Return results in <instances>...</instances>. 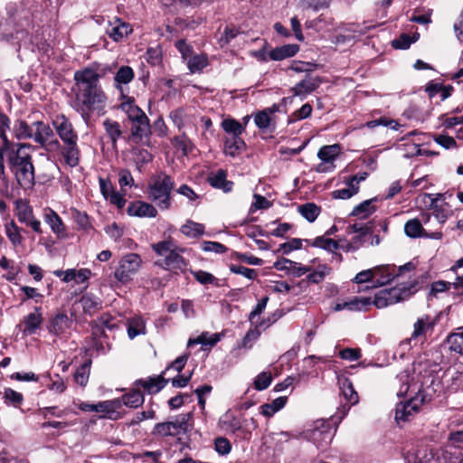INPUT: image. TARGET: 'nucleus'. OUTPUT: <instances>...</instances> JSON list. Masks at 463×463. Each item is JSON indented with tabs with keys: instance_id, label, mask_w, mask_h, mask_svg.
Returning <instances> with one entry per match:
<instances>
[{
	"instance_id": "nucleus-1",
	"label": "nucleus",
	"mask_w": 463,
	"mask_h": 463,
	"mask_svg": "<svg viewBox=\"0 0 463 463\" xmlns=\"http://www.w3.org/2000/svg\"><path fill=\"white\" fill-rule=\"evenodd\" d=\"M100 74L91 68H85L74 73V99L71 108L80 113L87 123L93 113L103 115L107 96L99 84Z\"/></svg>"
},
{
	"instance_id": "nucleus-2",
	"label": "nucleus",
	"mask_w": 463,
	"mask_h": 463,
	"mask_svg": "<svg viewBox=\"0 0 463 463\" xmlns=\"http://www.w3.org/2000/svg\"><path fill=\"white\" fill-rule=\"evenodd\" d=\"M397 380L401 383L397 395H410L408 401L396 405L395 420L400 423L401 421L410 420L411 417L419 411L420 406L426 401V395L423 393L421 386L413 381L409 369L400 373L397 375Z\"/></svg>"
},
{
	"instance_id": "nucleus-3",
	"label": "nucleus",
	"mask_w": 463,
	"mask_h": 463,
	"mask_svg": "<svg viewBox=\"0 0 463 463\" xmlns=\"http://www.w3.org/2000/svg\"><path fill=\"white\" fill-rule=\"evenodd\" d=\"M34 148L26 143H18L12 146L8 155V163L18 184L24 189L34 184V166L32 161V151Z\"/></svg>"
},
{
	"instance_id": "nucleus-4",
	"label": "nucleus",
	"mask_w": 463,
	"mask_h": 463,
	"mask_svg": "<svg viewBox=\"0 0 463 463\" xmlns=\"http://www.w3.org/2000/svg\"><path fill=\"white\" fill-rule=\"evenodd\" d=\"M175 186L173 178L160 173L152 178L148 187V197L162 210H167L171 206L170 194Z\"/></svg>"
},
{
	"instance_id": "nucleus-5",
	"label": "nucleus",
	"mask_w": 463,
	"mask_h": 463,
	"mask_svg": "<svg viewBox=\"0 0 463 463\" xmlns=\"http://www.w3.org/2000/svg\"><path fill=\"white\" fill-rule=\"evenodd\" d=\"M120 109L126 113L131 122V135L135 138L142 139L150 132L149 119L145 112L138 108L134 99H128L120 104Z\"/></svg>"
},
{
	"instance_id": "nucleus-6",
	"label": "nucleus",
	"mask_w": 463,
	"mask_h": 463,
	"mask_svg": "<svg viewBox=\"0 0 463 463\" xmlns=\"http://www.w3.org/2000/svg\"><path fill=\"white\" fill-rule=\"evenodd\" d=\"M31 139L48 152H54L61 148V143L55 137L52 128L41 120L32 122Z\"/></svg>"
},
{
	"instance_id": "nucleus-7",
	"label": "nucleus",
	"mask_w": 463,
	"mask_h": 463,
	"mask_svg": "<svg viewBox=\"0 0 463 463\" xmlns=\"http://www.w3.org/2000/svg\"><path fill=\"white\" fill-rule=\"evenodd\" d=\"M143 260L137 253H127L120 258L114 271V277L121 284H127L139 271Z\"/></svg>"
},
{
	"instance_id": "nucleus-8",
	"label": "nucleus",
	"mask_w": 463,
	"mask_h": 463,
	"mask_svg": "<svg viewBox=\"0 0 463 463\" xmlns=\"http://www.w3.org/2000/svg\"><path fill=\"white\" fill-rule=\"evenodd\" d=\"M304 437L317 447L329 444L333 438L332 426L329 421L320 419L316 420L312 427L304 431Z\"/></svg>"
},
{
	"instance_id": "nucleus-9",
	"label": "nucleus",
	"mask_w": 463,
	"mask_h": 463,
	"mask_svg": "<svg viewBox=\"0 0 463 463\" xmlns=\"http://www.w3.org/2000/svg\"><path fill=\"white\" fill-rule=\"evenodd\" d=\"M73 324L72 317L64 312H58L49 319L47 330L51 335L65 336L70 333Z\"/></svg>"
},
{
	"instance_id": "nucleus-10",
	"label": "nucleus",
	"mask_w": 463,
	"mask_h": 463,
	"mask_svg": "<svg viewBox=\"0 0 463 463\" xmlns=\"http://www.w3.org/2000/svg\"><path fill=\"white\" fill-rule=\"evenodd\" d=\"M339 153L340 146L336 144L322 146L317 153V156L321 160V163L317 165V171L319 173L332 171L335 168L334 161Z\"/></svg>"
},
{
	"instance_id": "nucleus-11",
	"label": "nucleus",
	"mask_w": 463,
	"mask_h": 463,
	"mask_svg": "<svg viewBox=\"0 0 463 463\" xmlns=\"http://www.w3.org/2000/svg\"><path fill=\"white\" fill-rule=\"evenodd\" d=\"M52 125L62 143L78 140L77 132L71 122L64 115H57L52 119Z\"/></svg>"
},
{
	"instance_id": "nucleus-12",
	"label": "nucleus",
	"mask_w": 463,
	"mask_h": 463,
	"mask_svg": "<svg viewBox=\"0 0 463 463\" xmlns=\"http://www.w3.org/2000/svg\"><path fill=\"white\" fill-rule=\"evenodd\" d=\"M320 84L321 80L319 77L307 74L291 89L293 97H299L301 99H304L307 95L315 91Z\"/></svg>"
},
{
	"instance_id": "nucleus-13",
	"label": "nucleus",
	"mask_w": 463,
	"mask_h": 463,
	"mask_svg": "<svg viewBox=\"0 0 463 463\" xmlns=\"http://www.w3.org/2000/svg\"><path fill=\"white\" fill-rule=\"evenodd\" d=\"M273 266L277 270L285 271L287 274L294 277H301L311 270L309 267L303 266L286 258L278 260Z\"/></svg>"
},
{
	"instance_id": "nucleus-14",
	"label": "nucleus",
	"mask_w": 463,
	"mask_h": 463,
	"mask_svg": "<svg viewBox=\"0 0 463 463\" xmlns=\"http://www.w3.org/2000/svg\"><path fill=\"white\" fill-rule=\"evenodd\" d=\"M43 321L41 307H35L34 311L24 317L22 329L24 335H31L36 333Z\"/></svg>"
},
{
	"instance_id": "nucleus-15",
	"label": "nucleus",
	"mask_w": 463,
	"mask_h": 463,
	"mask_svg": "<svg viewBox=\"0 0 463 463\" xmlns=\"http://www.w3.org/2000/svg\"><path fill=\"white\" fill-rule=\"evenodd\" d=\"M404 232L406 236L410 238H419V237H430L432 239H440V232H434L431 236H429L425 232L422 226V222L420 220L417 218L411 219L407 221L404 224Z\"/></svg>"
},
{
	"instance_id": "nucleus-16",
	"label": "nucleus",
	"mask_w": 463,
	"mask_h": 463,
	"mask_svg": "<svg viewBox=\"0 0 463 463\" xmlns=\"http://www.w3.org/2000/svg\"><path fill=\"white\" fill-rule=\"evenodd\" d=\"M184 248H180L176 246L174 250L168 253L161 263H159L162 267L171 269H183L186 267V263L184 259L181 256V253L184 252Z\"/></svg>"
},
{
	"instance_id": "nucleus-17",
	"label": "nucleus",
	"mask_w": 463,
	"mask_h": 463,
	"mask_svg": "<svg viewBox=\"0 0 463 463\" xmlns=\"http://www.w3.org/2000/svg\"><path fill=\"white\" fill-rule=\"evenodd\" d=\"M128 213L130 216L154 218L157 214L156 209L148 203L137 201L128 207Z\"/></svg>"
},
{
	"instance_id": "nucleus-18",
	"label": "nucleus",
	"mask_w": 463,
	"mask_h": 463,
	"mask_svg": "<svg viewBox=\"0 0 463 463\" xmlns=\"http://www.w3.org/2000/svg\"><path fill=\"white\" fill-rule=\"evenodd\" d=\"M373 269H381L378 272H374V280L373 288L381 287L388 284L392 279L398 275L396 267L391 265L377 266Z\"/></svg>"
},
{
	"instance_id": "nucleus-19",
	"label": "nucleus",
	"mask_w": 463,
	"mask_h": 463,
	"mask_svg": "<svg viewBox=\"0 0 463 463\" xmlns=\"http://www.w3.org/2000/svg\"><path fill=\"white\" fill-rule=\"evenodd\" d=\"M167 381L165 380L162 376H155L149 377L147 379H140L135 383L136 387H142L148 393H156L162 390Z\"/></svg>"
},
{
	"instance_id": "nucleus-20",
	"label": "nucleus",
	"mask_w": 463,
	"mask_h": 463,
	"mask_svg": "<svg viewBox=\"0 0 463 463\" xmlns=\"http://www.w3.org/2000/svg\"><path fill=\"white\" fill-rule=\"evenodd\" d=\"M226 177V171L219 169L217 172L212 173L208 176V181L213 187L222 189L223 192L228 193L232 191L233 183L228 181Z\"/></svg>"
},
{
	"instance_id": "nucleus-21",
	"label": "nucleus",
	"mask_w": 463,
	"mask_h": 463,
	"mask_svg": "<svg viewBox=\"0 0 463 463\" xmlns=\"http://www.w3.org/2000/svg\"><path fill=\"white\" fill-rule=\"evenodd\" d=\"M78 140L63 143L61 154L67 165L74 167L80 162V150L77 145Z\"/></svg>"
},
{
	"instance_id": "nucleus-22",
	"label": "nucleus",
	"mask_w": 463,
	"mask_h": 463,
	"mask_svg": "<svg viewBox=\"0 0 463 463\" xmlns=\"http://www.w3.org/2000/svg\"><path fill=\"white\" fill-rule=\"evenodd\" d=\"M299 51L298 44H285L272 49L269 52V58L272 61H282L293 57Z\"/></svg>"
},
{
	"instance_id": "nucleus-23",
	"label": "nucleus",
	"mask_w": 463,
	"mask_h": 463,
	"mask_svg": "<svg viewBox=\"0 0 463 463\" xmlns=\"http://www.w3.org/2000/svg\"><path fill=\"white\" fill-rule=\"evenodd\" d=\"M435 325V320L429 316L420 317L413 326L412 338H417L432 332Z\"/></svg>"
},
{
	"instance_id": "nucleus-24",
	"label": "nucleus",
	"mask_w": 463,
	"mask_h": 463,
	"mask_svg": "<svg viewBox=\"0 0 463 463\" xmlns=\"http://www.w3.org/2000/svg\"><path fill=\"white\" fill-rule=\"evenodd\" d=\"M450 455L458 463H463V431H457L450 435Z\"/></svg>"
},
{
	"instance_id": "nucleus-25",
	"label": "nucleus",
	"mask_w": 463,
	"mask_h": 463,
	"mask_svg": "<svg viewBox=\"0 0 463 463\" xmlns=\"http://www.w3.org/2000/svg\"><path fill=\"white\" fill-rule=\"evenodd\" d=\"M376 201L377 198L375 197L364 201L353 209L350 215L356 216L359 219H366L376 211V207L373 204Z\"/></svg>"
},
{
	"instance_id": "nucleus-26",
	"label": "nucleus",
	"mask_w": 463,
	"mask_h": 463,
	"mask_svg": "<svg viewBox=\"0 0 463 463\" xmlns=\"http://www.w3.org/2000/svg\"><path fill=\"white\" fill-rule=\"evenodd\" d=\"M220 427L226 432L234 433L241 428V424L239 419L231 412H225L219 420Z\"/></svg>"
},
{
	"instance_id": "nucleus-27",
	"label": "nucleus",
	"mask_w": 463,
	"mask_h": 463,
	"mask_svg": "<svg viewBox=\"0 0 463 463\" xmlns=\"http://www.w3.org/2000/svg\"><path fill=\"white\" fill-rule=\"evenodd\" d=\"M145 334L146 324L141 317L136 316L128 319V335L130 339Z\"/></svg>"
},
{
	"instance_id": "nucleus-28",
	"label": "nucleus",
	"mask_w": 463,
	"mask_h": 463,
	"mask_svg": "<svg viewBox=\"0 0 463 463\" xmlns=\"http://www.w3.org/2000/svg\"><path fill=\"white\" fill-rule=\"evenodd\" d=\"M245 147V142L241 137H226L224 141V152L226 155L234 157Z\"/></svg>"
},
{
	"instance_id": "nucleus-29",
	"label": "nucleus",
	"mask_w": 463,
	"mask_h": 463,
	"mask_svg": "<svg viewBox=\"0 0 463 463\" xmlns=\"http://www.w3.org/2000/svg\"><path fill=\"white\" fill-rule=\"evenodd\" d=\"M134 79V71L129 66H121L115 74L114 85L121 90V85L128 84Z\"/></svg>"
},
{
	"instance_id": "nucleus-30",
	"label": "nucleus",
	"mask_w": 463,
	"mask_h": 463,
	"mask_svg": "<svg viewBox=\"0 0 463 463\" xmlns=\"http://www.w3.org/2000/svg\"><path fill=\"white\" fill-rule=\"evenodd\" d=\"M104 129L111 140L113 146L116 145L118 139L122 135L121 126L118 122L112 120L110 118H106L103 121Z\"/></svg>"
},
{
	"instance_id": "nucleus-31",
	"label": "nucleus",
	"mask_w": 463,
	"mask_h": 463,
	"mask_svg": "<svg viewBox=\"0 0 463 463\" xmlns=\"http://www.w3.org/2000/svg\"><path fill=\"white\" fill-rule=\"evenodd\" d=\"M383 291H386L388 294L386 297L388 298L391 305L405 300L411 295L410 289L405 287H395L389 289H383Z\"/></svg>"
},
{
	"instance_id": "nucleus-32",
	"label": "nucleus",
	"mask_w": 463,
	"mask_h": 463,
	"mask_svg": "<svg viewBox=\"0 0 463 463\" xmlns=\"http://www.w3.org/2000/svg\"><path fill=\"white\" fill-rule=\"evenodd\" d=\"M222 334H209V333H203L201 335L194 339H189L187 345L188 347L194 345H203L205 346H213L216 345L222 337Z\"/></svg>"
},
{
	"instance_id": "nucleus-33",
	"label": "nucleus",
	"mask_w": 463,
	"mask_h": 463,
	"mask_svg": "<svg viewBox=\"0 0 463 463\" xmlns=\"http://www.w3.org/2000/svg\"><path fill=\"white\" fill-rule=\"evenodd\" d=\"M13 133L19 140L31 139L32 123L28 124L26 121L22 119L16 120L13 127Z\"/></svg>"
},
{
	"instance_id": "nucleus-34",
	"label": "nucleus",
	"mask_w": 463,
	"mask_h": 463,
	"mask_svg": "<svg viewBox=\"0 0 463 463\" xmlns=\"http://www.w3.org/2000/svg\"><path fill=\"white\" fill-rule=\"evenodd\" d=\"M180 232L186 237L197 238L203 234L204 226L202 223L188 220L184 225L181 226Z\"/></svg>"
},
{
	"instance_id": "nucleus-35",
	"label": "nucleus",
	"mask_w": 463,
	"mask_h": 463,
	"mask_svg": "<svg viewBox=\"0 0 463 463\" xmlns=\"http://www.w3.org/2000/svg\"><path fill=\"white\" fill-rule=\"evenodd\" d=\"M122 402L130 408H137L144 403V395L138 389H133L121 397Z\"/></svg>"
},
{
	"instance_id": "nucleus-36",
	"label": "nucleus",
	"mask_w": 463,
	"mask_h": 463,
	"mask_svg": "<svg viewBox=\"0 0 463 463\" xmlns=\"http://www.w3.org/2000/svg\"><path fill=\"white\" fill-rule=\"evenodd\" d=\"M80 303L83 311L88 314H93L101 307V301L99 298L90 294L82 296Z\"/></svg>"
},
{
	"instance_id": "nucleus-37",
	"label": "nucleus",
	"mask_w": 463,
	"mask_h": 463,
	"mask_svg": "<svg viewBox=\"0 0 463 463\" xmlns=\"http://www.w3.org/2000/svg\"><path fill=\"white\" fill-rule=\"evenodd\" d=\"M287 400L286 396H281L276 398L269 403L263 404L261 406V413L266 417H271L286 405Z\"/></svg>"
},
{
	"instance_id": "nucleus-38",
	"label": "nucleus",
	"mask_w": 463,
	"mask_h": 463,
	"mask_svg": "<svg viewBox=\"0 0 463 463\" xmlns=\"http://www.w3.org/2000/svg\"><path fill=\"white\" fill-rule=\"evenodd\" d=\"M222 128L231 137H241L245 127L234 118H225L222 121Z\"/></svg>"
},
{
	"instance_id": "nucleus-39",
	"label": "nucleus",
	"mask_w": 463,
	"mask_h": 463,
	"mask_svg": "<svg viewBox=\"0 0 463 463\" xmlns=\"http://www.w3.org/2000/svg\"><path fill=\"white\" fill-rule=\"evenodd\" d=\"M340 388L342 395L350 405H354L358 402V394L354 391L352 383L348 379H344L341 382Z\"/></svg>"
},
{
	"instance_id": "nucleus-40",
	"label": "nucleus",
	"mask_w": 463,
	"mask_h": 463,
	"mask_svg": "<svg viewBox=\"0 0 463 463\" xmlns=\"http://www.w3.org/2000/svg\"><path fill=\"white\" fill-rule=\"evenodd\" d=\"M131 28L125 23H120L117 25H112L107 29V33L115 42L122 40L125 36L131 33Z\"/></svg>"
},
{
	"instance_id": "nucleus-41",
	"label": "nucleus",
	"mask_w": 463,
	"mask_h": 463,
	"mask_svg": "<svg viewBox=\"0 0 463 463\" xmlns=\"http://www.w3.org/2000/svg\"><path fill=\"white\" fill-rule=\"evenodd\" d=\"M21 232L22 229H20L13 221L5 224L6 236L14 246L22 245L24 238Z\"/></svg>"
},
{
	"instance_id": "nucleus-42",
	"label": "nucleus",
	"mask_w": 463,
	"mask_h": 463,
	"mask_svg": "<svg viewBox=\"0 0 463 463\" xmlns=\"http://www.w3.org/2000/svg\"><path fill=\"white\" fill-rule=\"evenodd\" d=\"M298 213L309 222H313L320 213V208L313 203H307L298 206Z\"/></svg>"
},
{
	"instance_id": "nucleus-43",
	"label": "nucleus",
	"mask_w": 463,
	"mask_h": 463,
	"mask_svg": "<svg viewBox=\"0 0 463 463\" xmlns=\"http://www.w3.org/2000/svg\"><path fill=\"white\" fill-rule=\"evenodd\" d=\"M154 433L162 437L177 436L180 434L173 420L157 423L154 428Z\"/></svg>"
},
{
	"instance_id": "nucleus-44",
	"label": "nucleus",
	"mask_w": 463,
	"mask_h": 463,
	"mask_svg": "<svg viewBox=\"0 0 463 463\" xmlns=\"http://www.w3.org/2000/svg\"><path fill=\"white\" fill-rule=\"evenodd\" d=\"M263 325H264V321L256 323L255 327L253 329H250L246 333L240 346L243 347V348H251L253 343L260 337V335L261 334L260 327H262Z\"/></svg>"
},
{
	"instance_id": "nucleus-45",
	"label": "nucleus",
	"mask_w": 463,
	"mask_h": 463,
	"mask_svg": "<svg viewBox=\"0 0 463 463\" xmlns=\"http://www.w3.org/2000/svg\"><path fill=\"white\" fill-rule=\"evenodd\" d=\"M177 245L171 239H167L151 245L153 250L161 257H165L168 253L175 250Z\"/></svg>"
},
{
	"instance_id": "nucleus-46",
	"label": "nucleus",
	"mask_w": 463,
	"mask_h": 463,
	"mask_svg": "<svg viewBox=\"0 0 463 463\" xmlns=\"http://www.w3.org/2000/svg\"><path fill=\"white\" fill-rule=\"evenodd\" d=\"M45 222L54 233L60 234L64 232L62 221L55 212L50 210L49 213H45Z\"/></svg>"
},
{
	"instance_id": "nucleus-47",
	"label": "nucleus",
	"mask_w": 463,
	"mask_h": 463,
	"mask_svg": "<svg viewBox=\"0 0 463 463\" xmlns=\"http://www.w3.org/2000/svg\"><path fill=\"white\" fill-rule=\"evenodd\" d=\"M347 187L343 189L335 190L332 193L333 198L335 199H349L359 191V185L352 184L349 180L346 182Z\"/></svg>"
},
{
	"instance_id": "nucleus-48",
	"label": "nucleus",
	"mask_w": 463,
	"mask_h": 463,
	"mask_svg": "<svg viewBox=\"0 0 463 463\" xmlns=\"http://www.w3.org/2000/svg\"><path fill=\"white\" fill-rule=\"evenodd\" d=\"M208 65L207 57L203 54H196L191 57L187 66L192 73L199 72Z\"/></svg>"
},
{
	"instance_id": "nucleus-49",
	"label": "nucleus",
	"mask_w": 463,
	"mask_h": 463,
	"mask_svg": "<svg viewBox=\"0 0 463 463\" xmlns=\"http://www.w3.org/2000/svg\"><path fill=\"white\" fill-rule=\"evenodd\" d=\"M330 271L331 269L326 265H319L315 271L307 275V280L314 284H318L325 279Z\"/></svg>"
},
{
	"instance_id": "nucleus-50",
	"label": "nucleus",
	"mask_w": 463,
	"mask_h": 463,
	"mask_svg": "<svg viewBox=\"0 0 463 463\" xmlns=\"http://www.w3.org/2000/svg\"><path fill=\"white\" fill-rule=\"evenodd\" d=\"M371 304V298L364 297H355L347 301L348 310L350 311H364Z\"/></svg>"
},
{
	"instance_id": "nucleus-51",
	"label": "nucleus",
	"mask_w": 463,
	"mask_h": 463,
	"mask_svg": "<svg viewBox=\"0 0 463 463\" xmlns=\"http://www.w3.org/2000/svg\"><path fill=\"white\" fill-rule=\"evenodd\" d=\"M90 363L81 364L74 373L75 382L80 386H85L89 381Z\"/></svg>"
},
{
	"instance_id": "nucleus-52",
	"label": "nucleus",
	"mask_w": 463,
	"mask_h": 463,
	"mask_svg": "<svg viewBox=\"0 0 463 463\" xmlns=\"http://www.w3.org/2000/svg\"><path fill=\"white\" fill-rule=\"evenodd\" d=\"M10 129V119L9 118L0 112V137L4 142V148L8 149L10 146V142L7 138L6 132Z\"/></svg>"
},
{
	"instance_id": "nucleus-53",
	"label": "nucleus",
	"mask_w": 463,
	"mask_h": 463,
	"mask_svg": "<svg viewBox=\"0 0 463 463\" xmlns=\"http://www.w3.org/2000/svg\"><path fill=\"white\" fill-rule=\"evenodd\" d=\"M270 122L271 118L267 109L258 112L254 117V123L261 130L269 129Z\"/></svg>"
},
{
	"instance_id": "nucleus-54",
	"label": "nucleus",
	"mask_w": 463,
	"mask_h": 463,
	"mask_svg": "<svg viewBox=\"0 0 463 463\" xmlns=\"http://www.w3.org/2000/svg\"><path fill=\"white\" fill-rule=\"evenodd\" d=\"M272 376L269 372H262L254 380V387L258 391L267 389L271 383Z\"/></svg>"
},
{
	"instance_id": "nucleus-55",
	"label": "nucleus",
	"mask_w": 463,
	"mask_h": 463,
	"mask_svg": "<svg viewBox=\"0 0 463 463\" xmlns=\"http://www.w3.org/2000/svg\"><path fill=\"white\" fill-rule=\"evenodd\" d=\"M48 379L49 383L46 385L49 390L56 393H61L66 390L65 382L58 374H55L54 377L48 376Z\"/></svg>"
},
{
	"instance_id": "nucleus-56",
	"label": "nucleus",
	"mask_w": 463,
	"mask_h": 463,
	"mask_svg": "<svg viewBox=\"0 0 463 463\" xmlns=\"http://www.w3.org/2000/svg\"><path fill=\"white\" fill-rule=\"evenodd\" d=\"M448 343L451 350L463 354V332L451 334L448 337Z\"/></svg>"
},
{
	"instance_id": "nucleus-57",
	"label": "nucleus",
	"mask_w": 463,
	"mask_h": 463,
	"mask_svg": "<svg viewBox=\"0 0 463 463\" xmlns=\"http://www.w3.org/2000/svg\"><path fill=\"white\" fill-rule=\"evenodd\" d=\"M4 399L7 404H11L14 407H18L24 400L20 392L10 388L5 390Z\"/></svg>"
},
{
	"instance_id": "nucleus-58",
	"label": "nucleus",
	"mask_w": 463,
	"mask_h": 463,
	"mask_svg": "<svg viewBox=\"0 0 463 463\" xmlns=\"http://www.w3.org/2000/svg\"><path fill=\"white\" fill-rule=\"evenodd\" d=\"M312 245L315 247L325 249L329 251H333L338 248V244L335 241L329 238H325L323 236L317 237L314 240Z\"/></svg>"
},
{
	"instance_id": "nucleus-59",
	"label": "nucleus",
	"mask_w": 463,
	"mask_h": 463,
	"mask_svg": "<svg viewBox=\"0 0 463 463\" xmlns=\"http://www.w3.org/2000/svg\"><path fill=\"white\" fill-rule=\"evenodd\" d=\"M120 402L118 400L99 402L95 404V411L97 412H113L119 407Z\"/></svg>"
},
{
	"instance_id": "nucleus-60",
	"label": "nucleus",
	"mask_w": 463,
	"mask_h": 463,
	"mask_svg": "<svg viewBox=\"0 0 463 463\" xmlns=\"http://www.w3.org/2000/svg\"><path fill=\"white\" fill-rule=\"evenodd\" d=\"M331 0H300V4L304 8L318 11L329 6Z\"/></svg>"
},
{
	"instance_id": "nucleus-61",
	"label": "nucleus",
	"mask_w": 463,
	"mask_h": 463,
	"mask_svg": "<svg viewBox=\"0 0 463 463\" xmlns=\"http://www.w3.org/2000/svg\"><path fill=\"white\" fill-rule=\"evenodd\" d=\"M417 37L411 38L410 35L402 33L399 38L392 41V47L395 49L405 50L411 46V44L416 42Z\"/></svg>"
},
{
	"instance_id": "nucleus-62",
	"label": "nucleus",
	"mask_w": 463,
	"mask_h": 463,
	"mask_svg": "<svg viewBox=\"0 0 463 463\" xmlns=\"http://www.w3.org/2000/svg\"><path fill=\"white\" fill-rule=\"evenodd\" d=\"M174 145L181 148L184 155H187L193 148V144L185 136H178L174 137Z\"/></svg>"
},
{
	"instance_id": "nucleus-63",
	"label": "nucleus",
	"mask_w": 463,
	"mask_h": 463,
	"mask_svg": "<svg viewBox=\"0 0 463 463\" xmlns=\"http://www.w3.org/2000/svg\"><path fill=\"white\" fill-rule=\"evenodd\" d=\"M17 218L20 222L26 225L33 218H34L32 208L28 205L20 206L18 208Z\"/></svg>"
},
{
	"instance_id": "nucleus-64",
	"label": "nucleus",
	"mask_w": 463,
	"mask_h": 463,
	"mask_svg": "<svg viewBox=\"0 0 463 463\" xmlns=\"http://www.w3.org/2000/svg\"><path fill=\"white\" fill-rule=\"evenodd\" d=\"M71 216L80 228L86 230L90 226L89 217L86 213L73 209Z\"/></svg>"
}]
</instances>
